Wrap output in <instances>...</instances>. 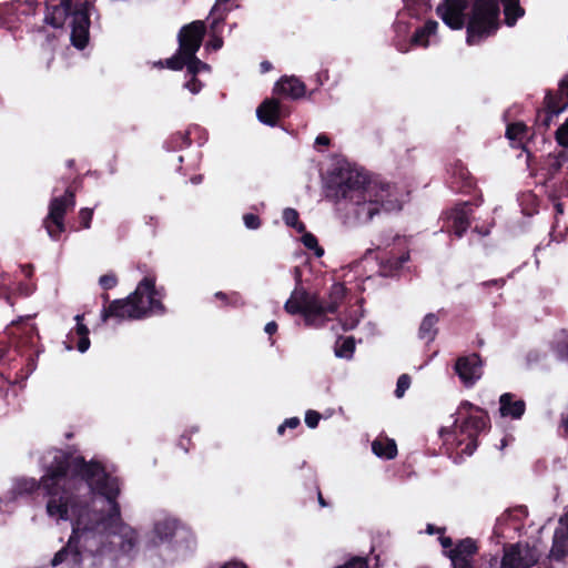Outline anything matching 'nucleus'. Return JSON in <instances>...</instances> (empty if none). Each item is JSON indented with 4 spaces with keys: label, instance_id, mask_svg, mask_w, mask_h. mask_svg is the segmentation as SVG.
<instances>
[{
    "label": "nucleus",
    "instance_id": "f257e3e1",
    "mask_svg": "<svg viewBox=\"0 0 568 568\" xmlns=\"http://www.w3.org/2000/svg\"><path fill=\"white\" fill-rule=\"evenodd\" d=\"M41 464L45 473L40 481L23 479L18 490L31 493L41 488L48 498V516L72 523L68 545L54 555L51 565L78 566L85 554H131L138 544V534L122 521L116 501L119 479L106 474L99 463H87L60 449L45 452Z\"/></svg>",
    "mask_w": 568,
    "mask_h": 568
},
{
    "label": "nucleus",
    "instance_id": "f03ea898",
    "mask_svg": "<svg viewBox=\"0 0 568 568\" xmlns=\"http://www.w3.org/2000/svg\"><path fill=\"white\" fill-rule=\"evenodd\" d=\"M326 196L335 202L345 217L357 223H368L381 212L402 210L403 199L398 190L390 184L368 180L356 169H342L331 180Z\"/></svg>",
    "mask_w": 568,
    "mask_h": 568
},
{
    "label": "nucleus",
    "instance_id": "7ed1b4c3",
    "mask_svg": "<svg viewBox=\"0 0 568 568\" xmlns=\"http://www.w3.org/2000/svg\"><path fill=\"white\" fill-rule=\"evenodd\" d=\"M93 3L82 1L70 6L59 1L58 4H48L44 22L55 29L62 28L68 17H71V42L78 49H83L89 40L90 10Z\"/></svg>",
    "mask_w": 568,
    "mask_h": 568
},
{
    "label": "nucleus",
    "instance_id": "20e7f679",
    "mask_svg": "<svg viewBox=\"0 0 568 568\" xmlns=\"http://www.w3.org/2000/svg\"><path fill=\"white\" fill-rule=\"evenodd\" d=\"M500 4L501 0H469L465 12L466 42L469 45L478 44L497 32L500 27Z\"/></svg>",
    "mask_w": 568,
    "mask_h": 568
},
{
    "label": "nucleus",
    "instance_id": "39448f33",
    "mask_svg": "<svg viewBox=\"0 0 568 568\" xmlns=\"http://www.w3.org/2000/svg\"><path fill=\"white\" fill-rule=\"evenodd\" d=\"M150 542L153 547L165 545L176 555H184L195 546L191 530L172 518H165L154 524Z\"/></svg>",
    "mask_w": 568,
    "mask_h": 568
},
{
    "label": "nucleus",
    "instance_id": "423d86ee",
    "mask_svg": "<svg viewBox=\"0 0 568 568\" xmlns=\"http://www.w3.org/2000/svg\"><path fill=\"white\" fill-rule=\"evenodd\" d=\"M284 308L293 315L303 314L306 324L310 326L320 327L324 325L323 302L316 295L308 294L298 285L286 301Z\"/></svg>",
    "mask_w": 568,
    "mask_h": 568
},
{
    "label": "nucleus",
    "instance_id": "0eeeda50",
    "mask_svg": "<svg viewBox=\"0 0 568 568\" xmlns=\"http://www.w3.org/2000/svg\"><path fill=\"white\" fill-rule=\"evenodd\" d=\"M134 306H140L141 318L163 314L165 308L161 303V294L155 288V280L153 277H144L136 286L135 291L130 294Z\"/></svg>",
    "mask_w": 568,
    "mask_h": 568
},
{
    "label": "nucleus",
    "instance_id": "6e6552de",
    "mask_svg": "<svg viewBox=\"0 0 568 568\" xmlns=\"http://www.w3.org/2000/svg\"><path fill=\"white\" fill-rule=\"evenodd\" d=\"M540 559V552L528 544L516 542L504 546L498 568H534Z\"/></svg>",
    "mask_w": 568,
    "mask_h": 568
},
{
    "label": "nucleus",
    "instance_id": "1a4fd4ad",
    "mask_svg": "<svg viewBox=\"0 0 568 568\" xmlns=\"http://www.w3.org/2000/svg\"><path fill=\"white\" fill-rule=\"evenodd\" d=\"M74 206V194L67 190L64 195L53 197L49 205V214L44 220V227L49 236L58 240L64 231V214L68 207Z\"/></svg>",
    "mask_w": 568,
    "mask_h": 568
},
{
    "label": "nucleus",
    "instance_id": "9d476101",
    "mask_svg": "<svg viewBox=\"0 0 568 568\" xmlns=\"http://www.w3.org/2000/svg\"><path fill=\"white\" fill-rule=\"evenodd\" d=\"M205 34V26L202 21H193L184 26L179 34L180 53L184 57H193L200 49Z\"/></svg>",
    "mask_w": 568,
    "mask_h": 568
},
{
    "label": "nucleus",
    "instance_id": "9b49d317",
    "mask_svg": "<svg viewBox=\"0 0 568 568\" xmlns=\"http://www.w3.org/2000/svg\"><path fill=\"white\" fill-rule=\"evenodd\" d=\"M143 308L134 306L130 295L123 300L113 301L108 307H103L101 312L102 322H106L109 318H116L118 321L124 320H141Z\"/></svg>",
    "mask_w": 568,
    "mask_h": 568
},
{
    "label": "nucleus",
    "instance_id": "f8f14e48",
    "mask_svg": "<svg viewBox=\"0 0 568 568\" xmlns=\"http://www.w3.org/2000/svg\"><path fill=\"white\" fill-rule=\"evenodd\" d=\"M466 2L464 0H443L437 14L452 29L460 30L465 26Z\"/></svg>",
    "mask_w": 568,
    "mask_h": 568
},
{
    "label": "nucleus",
    "instance_id": "ddd939ff",
    "mask_svg": "<svg viewBox=\"0 0 568 568\" xmlns=\"http://www.w3.org/2000/svg\"><path fill=\"white\" fill-rule=\"evenodd\" d=\"M481 359L477 354L459 357L455 364V372L467 387L473 386L483 374Z\"/></svg>",
    "mask_w": 568,
    "mask_h": 568
},
{
    "label": "nucleus",
    "instance_id": "4468645a",
    "mask_svg": "<svg viewBox=\"0 0 568 568\" xmlns=\"http://www.w3.org/2000/svg\"><path fill=\"white\" fill-rule=\"evenodd\" d=\"M478 414L469 415L458 426L459 433L466 435L469 439L466 447L463 449L467 455H471L477 447V435L487 426V417L477 409Z\"/></svg>",
    "mask_w": 568,
    "mask_h": 568
},
{
    "label": "nucleus",
    "instance_id": "2eb2a0df",
    "mask_svg": "<svg viewBox=\"0 0 568 568\" xmlns=\"http://www.w3.org/2000/svg\"><path fill=\"white\" fill-rule=\"evenodd\" d=\"M477 552V545L471 538L460 540L455 548L448 551L453 568H474L473 557Z\"/></svg>",
    "mask_w": 568,
    "mask_h": 568
},
{
    "label": "nucleus",
    "instance_id": "dca6fc26",
    "mask_svg": "<svg viewBox=\"0 0 568 568\" xmlns=\"http://www.w3.org/2000/svg\"><path fill=\"white\" fill-rule=\"evenodd\" d=\"M567 519L568 514H564L559 520L560 526L555 530L554 542L550 550V557L555 560L564 559L568 550V526L566 525Z\"/></svg>",
    "mask_w": 568,
    "mask_h": 568
},
{
    "label": "nucleus",
    "instance_id": "f3484780",
    "mask_svg": "<svg viewBox=\"0 0 568 568\" xmlns=\"http://www.w3.org/2000/svg\"><path fill=\"white\" fill-rule=\"evenodd\" d=\"M470 209L467 202L457 205L449 214V227L457 237H462L469 227Z\"/></svg>",
    "mask_w": 568,
    "mask_h": 568
},
{
    "label": "nucleus",
    "instance_id": "a211bd4d",
    "mask_svg": "<svg viewBox=\"0 0 568 568\" xmlns=\"http://www.w3.org/2000/svg\"><path fill=\"white\" fill-rule=\"evenodd\" d=\"M274 93L291 99H300L305 94V85L295 77H283L276 82Z\"/></svg>",
    "mask_w": 568,
    "mask_h": 568
},
{
    "label": "nucleus",
    "instance_id": "6ab92c4d",
    "mask_svg": "<svg viewBox=\"0 0 568 568\" xmlns=\"http://www.w3.org/2000/svg\"><path fill=\"white\" fill-rule=\"evenodd\" d=\"M500 414L506 417L509 416L514 419L520 418L525 413V402L521 399L514 400V396L510 393H505L499 398Z\"/></svg>",
    "mask_w": 568,
    "mask_h": 568
},
{
    "label": "nucleus",
    "instance_id": "aec40b11",
    "mask_svg": "<svg viewBox=\"0 0 568 568\" xmlns=\"http://www.w3.org/2000/svg\"><path fill=\"white\" fill-rule=\"evenodd\" d=\"M282 114L276 100H265L256 110L257 119L267 125L274 126Z\"/></svg>",
    "mask_w": 568,
    "mask_h": 568
},
{
    "label": "nucleus",
    "instance_id": "412c9836",
    "mask_svg": "<svg viewBox=\"0 0 568 568\" xmlns=\"http://www.w3.org/2000/svg\"><path fill=\"white\" fill-rule=\"evenodd\" d=\"M439 317L435 313H428L422 320V323L418 328V338L425 341L426 343H430L435 339L438 328Z\"/></svg>",
    "mask_w": 568,
    "mask_h": 568
},
{
    "label": "nucleus",
    "instance_id": "4be33fe9",
    "mask_svg": "<svg viewBox=\"0 0 568 568\" xmlns=\"http://www.w3.org/2000/svg\"><path fill=\"white\" fill-rule=\"evenodd\" d=\"M504 8V22L507 27H514L518 19L525 14V9L519 4V0H501Z\"/></svg>",
    "mask_w": 568,
    "mask_h": 568
},
{
    "label": "nucleus",
    "instance_id": "5701e85b",
    "mask_svg": "<svg viewBox=\"0 0 568 568\" xmlns=\"http://www.w3.org/2000/svg\"><path fill=\"white\" fill-rule=\"evenodd\" d=\"M345 296V287L341 283H335L332 285L329 291V301L328 303H323V320L326 322L327 313H335L339 306V303L343 301Z\"/></svg>",
    "mask_w": 568,
    "mask_h": 568
},
{
    "label": "nucleus",
    "instance_id": "b1692460",
    "mask_svg": "<svg viewBox=\"0 0 568 568\" xmlns=\"http://www.w3.org/2000/svg\"><path fill=\"white\" fill-rule=\"evenodd\" d=\"M546 104V113L541 115L538 114V121L540 125L547 129L550 125L554 116H558L565 109L567 103H564L561 106H558L556 103V99L551 94H547L545 98Z\"/></svg>",
    "mask_w": 568,
    "mask_h": 568
},
{
    "label": "nucleus",
    "instance_id": "393cba45",
    "mask_svg": "<svg viewBox=\"0 0 568 568\" xmlns=\"http://www.w3.org/2000/svg\"><path fill=\"white\" fill-rule=\"evenodd\" d=\"M372 450L378 457L393 459L397 454V446L393 439H375L372 443Z\"/></svg>",
    "mask_w": 568,
    "mask_h": 568
},
{
    "label": "nucleus",
    "instance_id": "a878e982",
    "mask_svg": "<svg viewBox=\"0 0 568 568\" xmlns=\"http://www.w3.org/2000/svg\"><path fill=\"white\" fill-rule=\"evenodd\" d=\"M438 28V22L436 21H427L423 28H419L415 31L412 41L414 44L427 47L428 40L427 38L436 32Z\"/></svg>",
    "mask_w": 568,
    "mask_h": 568
},
{
    "label": "nucleus",
    "instance_id": "bb28decb",
    "mask_svg": "<svg viewBox=\"0 0 568 568\" xmlns=\"http://www.w3.org/2000/svg\"><path fill=\"white\" fill-rule=\"evenodd\" d=\"M231 0H215V3L211 10L213 17V26L224 19V17L232 10Z\"/></svg>",
    "mask_w": 568,
    "mask_h": 568
},
{
    "label": "nucleus",
    "instance_id": "cd10ccee",
    "mask_svg": "<svg viewBox=\"0 0 568 568\" xmlns=\"http://www.w3.org/2000/svg\"><path fill=\"white\" fill-rule=\"evenodd\" d=\"M82 318H83L82 315H77L75 316L77 333L80 336V341H79L77 347H78L79 352L84 353L90 347V339L88 337V334H89L88 327L84 324L81 323Z\"/></svg>",
    "mask_w": 568,
    "mask_h": 568
},
{
    "label": "nucleus",
    "instance_id": "c85d7f7f",
    "mask_svg": "<svg viewBox=\"0 0 568 568\" xmlns=\"http://www.w3.org/2000/svg\"><path fill=\"white\" fill-rule=\"evenodd\" d=\"M567 161L566 152L562 150L557 155L549 154L547 159V171L550 178H554Z\"/></svg>",
    "mask_w": 568,
    "mask_h": 568
},
{
    "label": "nucleus",
    "instance_id": "c756f323",
    "mask_svg": "<svg viewBox=\"0 0 568 568\" xmlns=\"http://www.w3.org/2000/svg\"><path fill=\"white\" fill-rule=\"evenodd\" d=\"M283 220L287 226L294 227L298 233L305 231V225L298 221V213L296 210L287 207L283 211Z\"/></svg>",
    "mask_w": 568,
    "mask_h": 568
},
{
    "label": "nucleus",
    "instance_id": "7c9ffc66",
    "mask_svg": "<svg viewBox=\"0 0 568 568\" xmlns=\"http://www.w3.org/2000/svg\"><path fill=\"white\" fill-rule=\"evenodd\" d=\"M186 58V69L187 73L191 75H196L197 73L202 71H210V65L200 59L196 58L195 54L193 57H185Z\"/></svg>",
    "mask_w": 568,
    "mask_h": 568
},
{
    "label": "nucleus",
    "instance_id": "2f4dec72",
    "mask_svg": "<svg viewBox=\"0 0 568 568\" xmlns=\"http://www.w3.org/2000/svg\"><path fill=\"white\" fill-rule=\"evenodd\" d=\"M526 134V125L521 122L513 123L507 126L506 136L510 141L521 142Z\"/></svg>",
    "mask_w": 568,
    "mask_h": 568
},
{
    "label": "nucleus",
    "instance_id": "473e14b6",
    "mask_svg": "<svg viewBox=\"0 0 568 568\" xmlns=\"http://www.w3.org/2000/svg\"><path fill=\"white\" fill-rule=\"evenodd\" d=\"M362 317L359 307L352 308L348 311L345 318L342 320V326L345 331H351L356 327Z\"/></svg>",
    "mask_w": 568,
    "mask_h": 568
},
{
    "label": "nucleus",
    "instance_id": "72a5a7b5",
    "mask_svg": "<svg viewBox=\"0 0 568 568\" xmlns=\"http://www.w3.org/2000/svg\"><path fill=\"white\" fill-rule=\"evenodd\" d=\"M302 243L308 250H313L317 257H321L324 254V250L318 245L317 239L312 233L303 232Z\"/></svg>",
    "mask_w": 568,
    "mask_h": 568
},
{
    "label": "nucleus",
    "instance_id": "f704fd0d",
    "mask_svg": "<svg viewBox=\"0 0 568 568\" xmlns=\"http://www.w3.org/2000/svg\"><path fill=\"white\" fill-rule=\"evenodd\" d=\"M355 349V343L353 338L348 337L344 339L338 346L335 348V354L337 357H351Z\"/></svg>",
    "mask_w": 568,
    "mask_h": 568
},
{
    "label": "nucleus",
    "instance_id": "c9c22d12",
    "mask_svg": "<svg viewBox=\"0 0 568 568\" xmlns=\"http://www.w3.org/2000/svg\"><path fill=\"white\" fill-rule=\"evenodd\" d=\"M169 143L171 144L170 150H178L184 146H189L191 141L187 133L178 132L172 135Z\"/></svg>",
    "mask_w": 568,
    "mask_h": 568
},
{
    "label": "nucleus",
    "instance_id": "e433bc0d",
    "mask_svg": "<svg viewBox=\"0 0 568 568\" xmlns=\"http://www.w3.org/2000/svg\"><path fill=\"white\" fill-rule=\"evenodd\" d=\"M165 65L171 70H182L183 67H186V58L180 53L179 49L173 57L165 60Z\"/></svg>",
    "mask_w": 568,
    "mask_h": 568
},
{
    "label": "nucleus",
    "instance_id": "4c0bfd02",
    "mask_svg": "<svg viewBox=\"0 0 568 568\" xmlns=\"http://www.w3.org/2000/svg\"><path fill=\"white\" fill-rule=\"evenodd\" d=\"M410 385V377L406 374H403L398 377L395 395L397 398H400L404 396L405 392L409 388Z\"/></svg>",
    "mask_w": 568,
    "mask_h": 568
},
{
    "label": "nucleus",
    "instance_id": "58836bf2",
    "mask_svg": "<svg viewBox=\"0 0 568 568\" xmlns=\"http://www.w3.org/2000/svg\"><path fill=\"white\" fill-rule=\"evenodd\" d=\"M556 140L559 145L568 146V119L556 131Z\"/></svg>",
    "mask_w": 568,
    "mask_h": 568
},
{
    "label": "nucleus",
    "instance_id": "ea45409f",
    "mask_svg": "<svg viewBox=\"0 0 568 568\" xmlns=\"http://www.w3.org/2000/svg\"><path fill=\"white\" fill-rule=\"evenodd\" d=\"M118 283L116 276L114 274H104L99 278V284L103 290H111Z\"/></svg>",
    "mask_w": 568,
    "mask_h": 568
},
{
    "label": "nucleus",
    "instance_id": "a19ab883",
    "mask_svg": "<svg viewBox=\"0 0 568 568\" xmlns=\"http://www.w3.org/2000/svg\"><path fill=\"white\" fill-rule=\"evenodd\" d=\"M92 216H93V210L92 209H81L80 212H79V219L81 221V224L83 226V229H89L90 225H91V221H92Z\"/></svg>",
    "mask_w": 568,
    "mask_h": 568
},
{
    "label": "nucleus",
    "instance_id": "79ce46f5",
    "mask_svg": "<svg viewBox=\"0 0 568 568\" xmlns=\"http://www.w3.org/2000/svg\"><path fill=\"white\" fill-rule=\"evenodd\" d=\"M337 568H368L367 561L365 558L362 557H354L351 560H348L343 566H339Z\"/></svg>",
    "mask_w": 568,
    "mask_h": 568
},
{
    "label": "nucleus",
    "instance_id": "37998d69",
    "mask_svg": "<svg viewBox=\"0 0 568 568\" xmlns=\"http://www.w3.org/2000/svg\"><path fill=\"white\" fill-rule=\"evenodd\" d=\"M244 224L250 230H256L261 225V221L257 215L247 213L243 216Z\"/></svg>",
    "mask_w": 568,
    "mask_h": 568
},
{
    "label": "nucleus",
    "instance_id": "c03bdc74",
    "mask_svg": "<svg viewBox=\"0 0 568 568\" xmlns=\"http://www.w3.org/2000/svg\"><path fill=\"white\" fill-rule=\"evenodd\" d=\"M321 415L315 410H308L305 415V423L310 428H315L318 425Z\"/></svg>",
    "mask_w": 568,
    "mask_h": 568
},
{
    "label": "nucleus",
    "instance_id": "a18cd8bd",
    "mask_svg": "<svg viewBox=\"0 0 568 568\" xmlns=\"http://www.w3.org/2000/svg\"><path fill=\"white\" fill-rule=\"evenodd\" d=\"M184 87L193 94H196L201 91L203 84L199 81L195 75H192L191 80L187 81Z\"/></svg>",
    "mask_w": 568,
    "mask_h": 568
},
{
    "label": "nucleus",
    "instance_id": "49530a36",
    "mask_svg": "<svg viewBox=\"0 0 568 568\" xmlns=\"http://www.w3.org/2000/svg\"><path fill=\"white\" fill-rule=\"evenodd\" d=\"M300 425V419L297 417L288 418L284 422V424L280 425L277 428L278 434H283L285 427L295 428Z\"/></svg>",
    "mask_w": 568,
    "mask_h": 568
},
{
    "label": "nucleus",
    "instance_id": "de8ad7c7",
    "mask_svg": "<svg viewBox=\"0 0 568 568\" xmlns=\"http://www.w3.org/2000/svg\"><path fill=\"white\" fill-rule=\"evenodd\" d=\"M223 45V40L220 37L214 36L207 43L206 48L212 50H219Z\"/></svg>",
    "mask_w": 568,
    "mask_h": 568
},
{
    "label": "nucleus",
    "instance_id": "09e8293b",
    "mask_svg": "<svg viewBox=\"0 0 568 568\" xmlns=\"http://www.w3.org/2000/svg\"><path fill=\"white\" fill-rule=\"evenodd\" d=\"M555 343H556V348H557L558 354L561 357H565V355L568 352V344L566 343V341H556Z\"/></svg>",
    "mask_w": 568,
    "mask_h": 568
},
{
    "label": "nucleus",
    "instance_id": "8fccbe9b",
    "mask_svg": "<svg viewBox=\"0 0 568 568\" xmlns=\"http://www.w3.org/2000/svg\"><path fill=\"white\" fill-rule=\"evenodd\" d=\"M552 202H554V207L556 210V213L558 215L562 216L565 213V204L562 202L558 201L557 197H552Z\"/></svg>",
    "mask_w": 568,
    "mask_h": 568
},
{
    "label": "nucleus",
    "instance_id": "3c124183",
    "mask_svg": "<svg viewBox=\"0 0 568 568\" xmlns=\"http://www.w3.org/2000/svg\"><path fill=\"white\" fill-rule=\"evenodd\" d=\"M220 568H247V567H246V565H244L241 561L233 560V561L225 562Z\"/></svg>",
    "mask_w": 568,
    "mask_h": 568
},
{
    "label": "nucleus",
    "instance_id": "603ef678",
    "mask_svg": "<svg viewBox=\"0 0 568 568\" xmlns=\"http://www.w3.org/2000/svg\"><path fill=\"white\" fill-rule=\"evenodd\" d=\"M265 333H267L268 335H272L274 334L276 331H277V324L272 321V322H268L266 325H265V328H264Z\"/></svg>",
    "mask_w": 568,
    "mask_h": 568
},
{
    "label": "nucleus",
    "instance_id": "864d4df0",
    "mask_svg": "<svg viewBox=\"0 0 568 568\" xmlns=\"http://www.w3.org/2000/svg\"><path fill=\"white\" fill-rule=\"evenodd\" d=\"M329 144V139L327 135L325 134H320L316 140H315V145H328Z\"/></svg>",
    "mask_w": 568,
    "mask_h": 568
},
{
    "label": "nucleus",
    "instance_id": "5fc2aeb1",
    "mask_svg": "<svg viewBox=\"0 0 568 568\" xmlns=\"http://www.w3.org/2000/svg\"><path fill=\"white\" fill-rule=\"evenodd\" d=\"M409 258V255L408 254H405V255H402L399 258H397L395 262H392V266L398 268L400 267L404 263H406Z\"/></svg>",
    "mask_w": 568,
    "mask_h": 568
},
{
    "label": "nucleus",
    "instance_id": "6e6d98bb",
    "mask_svg": "<svg viewBox=\"0 0 568 568\" xmlns=\"http://www.w3.org/2000/svg\"><path fill=\"white\" fill-rule=\"evenodd\" d=\"M439 541L444 549L450 548L453 546V540L449 537H440Z\"/></svg>",
    "mask_w": 568,
    "mask_h": 568
},
{
    "label": "nucleus",
    "instance_id": "4d7b16f0",
    "mask_svg": "<svg viewBox=\"0 0 568 568\" xmlns=\"http://www.w3.org/2000/svg\"><path fill=\"white\" fill-rule=\"evenodd\" d=\"M260 69L262 73H266L272 69V63L268 61H263L260 64Z\"/></svg>",
    "mask_w": 568,
    "mask_h": 568
},
{
    "label": "nucleus",
    "instance_id": "13d9d810",
    "mask_svg": "<svg viewBox=\"0 0 568 568\" xmlns=\"http://www.w3.org/2000/svg\"><path fill=\"white\" fill-rule=\"evenodd\" d=\"M560 430L562 435L566 436L568 434V418H562L560 423Z\"/></svg>",
    "mask_w": 568,
    "mask_h": 568
},
{
    "label": "nucleus",
    "instance_id": "bf43d9fd",
    "mask_svg": "<svg viewBox=\"0 0 568 568\" xmlns=\"http://www.w3.org/2000/svg\"><path fill=\"white\" fill-rule=\"evenodd\" d=\"M505 284V281L503 278H498V280H493V281H489V282H485L483 283V285H496V286H503Z\"/></svg>",
    "mask_w": 568,
    "mask_h": 568
},
{
    "label": "nucleus",
    "instance_id": "052dcab7",
    "mask_svg": "<svg viewBox=\"0 0 568 568\" xmlns=\"http://www.w3.org/2000/svg\"><path fill=\"white\" fill-rule=\"evenodd\" d=\"M507 520V516H501L500 518L497 519V524L495 526V529H494V532L495 535H499V526L505 523Z\"/></svg>",
    "mask_w": 568,
    "mask_h": 568
},
{
    "label": "nucleus",
    "instance_id": "680f3d73",
    "mask_svg": "<svg viewBox=\"0 0 568 568\" xmlns=\"http://www.w3.org/2000/svg\"><path fill=\"white\" fill-rule=\"evenodd\" d=\"M293 274H294V277H295V280H296V282L298 284L301 282V276H302V272H301L300 267H297V266L294 267Z\"/></svg>",
    "mask_w": 568,
    "mask_h": 568
},
{
    "label": "nucleus",
    "instance_id": "e2e57ef3",
    "mask_svg": "<svg viewBox=\"0 0 568 568\" xmlns=\"http://www.w3.org/2000/svg\"><path fill=\"white\" fill-rule=\"evenodd\" d=\"M558 227H559V221H558V219H556V223H555L552 232H551L552 236H555V234H557V233H558L559 236L562 235V232L559 231Z\"/></svg>",
    "mask_w": 568,
    "mask_h": 568
},
{
    "label": "nucleus",
    "instance_id": "0e129e2a",
    "mask_svg": "<svg viewBox=\"0 0 568 568\" xmlns=\"http://www.w3.org/2000/svg\"><path fill=\"white\" fill-rule=\"evenodd\" d=\"M215 297L221 300V301H224V302H226L227 298H229L227 295L225 293H223V292L215 293Z\"/></svg>",
    "mask_w": 568,
    "mask_h": 568
},
{
    "label": "nucleus",
    "instance_id": "69168bd1",
    "mask_svg": "<svg viewBox=\"0 0 568 568\" xmlns=\"http://www.w3.org/2000/svg\"><path fill=\"white\" fill-rule=\"evenodd\" d=\"M202 180H203V176H202V175H195V176H193V178L191 179V182H192L193 184H200V183L202 182Z\"/></svg>",
    "mask_w": 568,
    "mask_h": 568
},
{
    "label": "nucleus",
    "instance_id": "338daca9",
    "mask_svg": "<svg viewBox=\"0 0 568 568\" xmlns=\"http://www.w3.org/2000/svg\"><path fill=\"white\" fill-rule=\"evenodd\" d=\"M471 408H473V405H471L470 403L466 402V403H463V404L460 405V407H459V412H460L462 409H471Z\"/></svg>",
    "mask_w": 568,
    "mask_h": 568
},
{
    "label": "nucleus",
    "instance_id": "774afa93",
    "mask_svg": "<svg viewBox=\"0 0 568 568\" xmlns=\"http://www.w3.org/2000/svg\"><path fill=\"white\" fill-rule=\"evenodd\" d=\"M22 271L24 272V274H26L27 276H30V275H31V273H32V267H31V266H24V267L22 268Z\"/></svg>",
    "mask_w": 568,
    "mask_h": 568
}]
</instances>
